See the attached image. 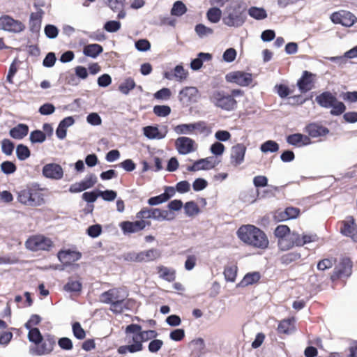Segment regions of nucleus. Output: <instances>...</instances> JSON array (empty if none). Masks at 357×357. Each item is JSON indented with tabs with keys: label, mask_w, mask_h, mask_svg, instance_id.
<instances>
[{
	"label": "nucleus",
	"mask_w": 357,
	"mask_h": 357,
	"mask_svg": "<svg viewBox=\"0 0 357 357\" xmlns=\"http://www.w3.org/2000/svg\"><path fill=\"white\" fill-rule=\"evenodd\" d=\"M260 150L265 153L277 152L279 150V144L275 141L268 140L261 145Z\"/></svg>",
	"instance_id": "nucleus-41"
},
{
	"label": "nucleus",
	"mask_w": 357,
	"mask_h": 357,
	"mask_svg": "<svg viewBox=\"0 0 357 357\" xmlns=\"http://www.w3.org/2000/svg\"><path fill=\"white\" fill-rule=\"evenodd\" d=\"M101 232L102 227L100 225L98 224L89 227L86 231L87 234L92 238L98 237V236L100 235Z\"/></svg>",
	"instance_id": "nucleus-60"
},
{
	"label": "nucleus",
	"mask_w": 357,
	"mask_h": 357,
	"mask_svg": "<svg viewBox=\"0 0 357 357\" xmlns=\"http://www.w3.org/2000/svg\"><path fill=\"white\" fill-rule=\"evenodd\" d=\"M17 169L16 165L10 161H4L1 164V170L6 174L14 173Z\"/></svg>",
	"instance_id": "nucleus-56"
},
{
	"label": "nucleus",
	"mask_w": 357,
	"mask_h": 357,
	"mask_svg": "<svg viewBox=\"0 0 357 357\" xmlns=\"http://www.w3.org/2000/svg\"><path fill=\"white\" fill-rule=\"evenodd\" d=\"M241 89H233L230 94L223 91H214L210 96L211 102L217 107L227 111H231L236 108L237 101L236 96H242Z\"/></svg>",
	"instance_id": "nucleus-5"
},
{
	"label": "nucleus",
	"mask_w": 357,
	"mask_h": 357,
	"mask_svg": "<svg viewBox=\"0 0 357 357\" xmlns=\"http://www.w3.org/2000/svg\"><path fill=\"white\" fill-rule=\"evenodd\" d=\"M144 134L149 139H162L164 135H162L158 128L154 126H146L144 128Z\"/></svg>",
	"instance_id": "nucleus-38"
},
{
	"label": "nucleus",
	"mask_w": 357,
	"mask_h": 357,
	"mask_svg": "<svg viewBox=\"0 0 357 357\" xmlns=\"http://www.w3.org/2000/svg\"><path fill=\"white\" fill-rule=\"evenodd\" d=\"M156 270L160 278L169 282H172L175 280L176 275L175 269L160 265L156 267Z\"/></svg>",
	"instance_id": "nucleus-26"
},
{
	"label": "nucleus",
	"mask_w": 357,
	"mask_h": 357,
	"mask_svg": "<svg viewBox=\"0 0 357 357\" xmlns=\"http://www.w3.org/2000/svg\"><path fill=\"white\" fill-rule=\"evenodd\" d=\"M206 129V124L204 121H198L194 123L179 124L174 127V130L178 135H187L194 133L195 130H199L200 132H204Z\"/></svg>",
	"instance_id": "nucleus-15"
},
{
	"label": "nucleus",
	"mask_w": 357,
	"mask_h": 357,
	"mask_svg": "<svg viewBox=\"0 0 357 357\" xmlns=\"http://www.w3.org/2000/svg\"><path fill=\"white\" fill-rule=\"evenodd\" d=\"M260 278L261 275L259 272L248 273L243 277V280L237 286L245 287L258 282Z\"/></svg>",
	"instance_id": "nucleus-31"
},
{
	"label": "nucleus",
	"mask_w": 357,
	"mask_h": 357,
	"mask_svg": "<svg viewBox=\"0 0 357 357\" xmlns=\"http://www.w3.org/2000/svg\"><path fill=\"white\" fill-rule=\"evenodd\" d=\"M245 10L239 2L230 3L225 10L223 23L230 27L241 26L245 22Z\"/></svg>",
	"instance_id": "nucleus-6"
},
{
	"label": "nucleus",
	"mask_w": 357,
	"mask_h": 357,
	"mask_svg": "<svg viewBox=\"0 0 357 357\" xmlns=\"http://www.w3.org/2000/svg\"><path fill=\"white\" fill-rule=\"evenodd\" d=\"M248 14L252 18L261 20L267 17V13L263 8L252 6L248 10Z\"/></svg>",
	"instance_id": "nucleus-35"
},
{
	"label": "nucleus",
	"mask_w": 357,
	"mask_h": 357,
	"mask_svg": "<svg viewBox=\"0 0 357 357\" xmlns=\"http://www.w3.org/2000/svg\"><path fill=\"white\" fill-rule=\"evenodd\" d=\"M153 112L158 116H167L171 112V109L167 105H155L153 107Z\"/></svg>",
	"instance_id": "nucleus-55"
},
{
	"label": "nucleus",
	"mask_w": 357,
	"mask_h": 357,
	"mask_svg": "<svg viewBox=\"0 0 357 357\" xmlns=\"http://www.w3.org/2000/svg\"><path fill=\"white\" fill-rule=\"evenodd\" d=\"M212 55L209 53L201 52L198 54V57L191 61L190 67H202L204 61H210Z\"/></svg>",
	"instance_id": "nucleus-47"
},
{
	"label": "nucleus",
	"mask_w": 357,
	"mask_h": 357,
	"mask_svg": "<svg viewBox=\"0 0 357 357\" xmlns=\"http://www.w3.org/2000/svg\"><path fill=\"white\" fill-rule=\"evenodd\" d=\"M125 342L127 344L117 349L118 354L121 355L142 351L144 349V342L154 340L158 335L156 331H143L142 326L137 324L128 325L125 328Z\"/></svg>",
	"instance_id": "nucleus-1"
},
{
	"label": "nucleus",
	"mask_w": 357,
	"mask_h": 357,
	"mask_svg": "<svg viewBox=\"0 0 357 357\" xmlns=\"http://www.w3.org/2000/svg\"><path fill=\"white\" fill-rule=\"evenodd\" d=\"M305 132L308 134L310 138H317L326 136L330 130L319 123H311L305 126Z\"/></svg>",
	"instance_id": "nucleus-21"
},
{
	"label": "nucleus",
	"mask_w": 357,
	"mask_h": 357,
	"mask_svg": "<svg viewBox=\"0 0 357 357\" xmlns=\"http://www.w3.org/2000/svg\"><path fill=\"white\" fill-rule=\"evenodd\" d=\"M317 104L324 108H331V114L340 116L346 110L345 105L339 101L335 94L330 91H324L318 95L315 98Z\"/></svg>",
	"instance_id": "nucleus-7"
},
{
	"label": "nucleus",
	"mask_w": 357,
	"mask_h": 357,
	"mask_svg": "<svg viewBox=\"0 0 357 357\" xmlns=\"http://www.w3.org/2000/svg\"><path fill=\"white\" fill-rule=\"evenodd\" d=\"M29 127L24 123H19L9 131L10 136L15 139H22L28 135Z\"/></svg>",
	"instance_id": "nucleus-28"
},
{
	"label": "nucleus",
	"mask_w": 357,
	"mask_h": 357,
	"mask_svg": "<svg viewBox=\"0 0 357 357\" xmlns=\"http://www.w3.org/2000/svg\"><path fill=\"white\" fill-rule=\"evenodd\" d=\"M14 144L8 139H3L1 141V150L3 153L10 155L13 152Z\"/></svg>",
	"instance_id": "nucleus-54"
},
{
	"label": "nucleus",
	"mask_w": 357,
	"mask_h": 357,
	"mask_svg": "<svg viewBox=\"0 0 357 357\" xmlns=\"http://www.w3.org/2000/svg\"><path fill=\"white\" fill-rule=\"evenodd\" d=\"M58 259L63 265H70L82 257L81 252L70 250H60L57 254Z\"/></svg>",
	"instance_id": "nucleus-22"
},
{
	"label": "nucleus",
	"mask_w": 357,
	"mask_h": 357,
	"mask_svg": "<svg viewBox=\"0 0 357 357\" xmlns=\"http://www.w3.org/2000/svg\"><path fill=\"white\" fill-rule=\"evenodd\" d=\"M151 225V222L137 220L134 222L123 221L119 224V227L124 234H130L142 231L146 227H149Z\"/></svg>",
	"instance_id": "nucleus-13"
},
{
	"label": "nucleus",
	"mask_w": 357,
	"mask_h": 357,
	"mask_svg": "<svg viewBox=\"0 0 357 357\" xmlns=\"http://www.w3.org/2000/svg\"><path fill=\"white\" fill-rule=\"evenodd\" d=\"M290 228L285 225H278L274 231V235L278 238V241L284 238L287 235L290 234Z\"/></svg>",
	"instance_id": "nucleus-49"
},
{
	"label": "nucleus",
	"mask_w": 357,
	"mask_h": 357,
	"mask_svg": "<svg viewBox=\"0 0 357 357\" xmlns=\"http://www.w3.org/2000/svg\"><path fill=\"white\" fill-rule=\"evenodd\" d=\"M295 319L294 317L285 319L278 324V331L279 333L289 334L295 329L294 326Z\"/></svg>",
	"instance_id": "nucleus-29"
},
{
	"label": "nucleus",
	"mask_w": 357,
	"mask_h": 357,
	"mask_svg": "<svg viewBox=\"0 0 357 357\" xmlns=\"http://www.w3.org/2000/svg\"><path fill=\"white\" fill-rule=\"evenodd\" d=\"M168 200V196L166 195H160L155 197H152L148 199V204L150 206H155L164 203Z\"/></svg>",
	"instance_id": "nucleus-61"
},
{
	"label": "nucleus",
	"mask_w": 357,
	"mask_h": 357,
	"mask_svg": "<svg viewBox=\"0 0 357 357\" xmlns=\"http://www.w3.org/2000/svg\"><path fill=\"white\" fill-rule=\"evenodd\" d=\"M136 84L133 79H126L119 86V90L123 94H128L135 87Z\"/></svg>",
	"instance_id": "nucleus-40"
},
{
	"label": "nucleus",
	"mask_w": 357,
	"mask_h": 357,
	"mask_svg": "<svg viewBox=\"0 0 357 357\" xmlns=\"http://www.w3.org/2000/svg\"><path fill=\"white\" fill-rule=\"evenodd\" d=\"M120 292V289L112 288L104 291L100 296V302L110 304L109 309L115 314H121L125 309H128L129 304L132 302L131 300H126Z\"/></svg>",
	"instance_id": "nucleus-4"
},
{
	"label": "nucleus",
	"mask_w": 357,
	"mask_h": 357,
	"mask_svg": "<svg viewBox=\"0 0 357 357\" xmlns=\"http://www.w3.org/2000/svg\"><path fill=\"white\" fill-rule=\"evenodd\" d=\"M99 196L105 201L112 202L116 199L117 194L114 190H106L105 191H99Z\"/></svg>",
	"instance_id": "nucleus-62"
},
{
	"label": "nucleus",
	"mask_w": 357,
	"mask_h": 357,
	"mask_svg": "<svg viewBox=\"0 0 357 357\" xmlns=\"http://www.w3.org/2000/svg\"><path fill=\"white\" fill-rule=\"evenodd\" d=\"M314 75L305 71L303 76L298 79L297 85L302 93H305L314 87Z\"/></svg>",
	"instance_id": "nucleus-23"
},
{
	"label": "nucleus",
	"mask_w": 357,
	"mask_h": 357,
	"mask_svg": "<svg viewBox=\"0 0 357 357\" xmlns=\"http://www.w3.org/2000/svg\"><path fill=\"white\" fill-rule=\"evenodd\" d=\"M188 74L185 68H174L170 72H166L165 76L168 79H176L181 82L186 79Z\"/></svg>",
	"instance_id": "nucleus-30"
},
{
	"label": "nucleus",
	"mask_w": 357,
	"mask_h": 357,
	"mask_svg": "<svg viewBox=\"0 0 357 357\" xmlns=\"http://www.w3.org/2000/svg\"><path fill=\"white\" fill-rule=\"evenodd\" d=\"M226 79L229 82L235 83L242 86H246L252 83V75L242 71H236L227 74L226 75Z\"/></svg>",
	"instance_id": "nucleus-14"
},
{
	"label": "nucleus",
	"mask_w": 357,
	"mask_h": 357,
	"mask_svg": "<svg viewBox=\"0 0 357 357\" xmlns=\"http://www.w3.org/2000/svg\"><path fill=\"white\" fill-rule=\"evenodd\" d=\"M96 182L97 177L93 174L87 175L82 181H81V183L83 185L82 187L84 188V190L92 188L96 183Z\"/></svg>",
	"instance_id": "nucleus-53"
},
{
	"label": "nucleus",
	"mask_w": 357,
	"mask_h": 357,
	"mask_svg": "<svg viewBox=\"0 0 357 357\" xmlns=\"http://www.w3.org/2000/svg\"><path fill=\"white\" fill-rule=\"evenodd\" d=\"M56 344L54 335H46L40 344L30 347L29 351L32 355L43 356L50 354Z\"/></svg>",
	"instance_id": "nucleus-9"
},
{
	"label": "nucleus",
	"mask_w": 357,
	"mask_h": 357,
	"mask_svg": "<svg viewBox=\"0 0 357 357\" xmlns=\"http://www.w3.org/2000/svg\"><path fill=\"white\" fill-rule=\"evenodd\" d=\"M16 155L20 160H25L31 155V151L27 146L18 144L16 148Z\"/></svg>",
	"instance_id": "nucleus-43"
},
{
	"label": "nucleus",
	"mask_w": 357,
	"mask_h": 357,
	"mask_svg": "<svg viewBox=\"0 0 357 357\" xmlns=\"http://www.w3.org/2000/svg\"><path fill=\"white\" fill-rule=\"evenodd\" d=\"M238 268L236 265L227 266L224 270L225 280L234 282L237 275Z\"/></svg>",
	"instance_id": "nucleus-39"
},
{
	"label": "nucleus",
	"mask_w": 357,
	"mask_h": 357,
	"mask_svg": "<svg viewBox=\"0 0 357 357\" xmlns=\"http://www.w3.org/2000/svg\"><path fill=\"white\" fill-rule=\"evenodd\" d=\"M24 29L25 26L22 22L15 20L9 15L0 17V29L9 32L19 33Z\"/></svg>",
	"instance_id": "nucleus-12"
},
{
	"label": "nucleus",
	"mask_w": 357,
	"mask_h": 357,
	"mask_svg": "<svg viewBox=\"0 0 357 357\" xmlns=\"http://www.w3.org/2000/svg\"><path fill=\"white\" fill-rule=\"evenodd\" d=\"M222 17V10L218 7H213L208 10L206 17L212 23H218Z\"/></svg>",
	"instance_id": "nucleus-36"
},
{
	"label": "nucleus",
	"mask_w": 357,
	"mask_h": 357,
	"mask_svg": "<svg viewBox=\"0 0 357 357\" xmlns=\"http://www.w3.org/2000/svg\"><path fill=\"white\" fill-rule=\"evenodd\" d=\"M187 12V7L181 1H176L171 9V15L180 17Z\"/></svg>",
	"instance_id": "nucleus-37"
},
{
	"label": "nucleus",
	"mask_w": 357,
	"mask_h": 357,
	"mask_svg": "<svg viewBox=\"0 0 357 357\" xmlns=\"http://www.w3.org/2000/svg\"><path fill=\"white\" fill-rule=\"evenodd\" d=\"M292 237L291 234L287 235L286 237L278 241V245L280 250L286 251L294 248V243L291 242Z\"/></svg>",
	"instance_id": "nucleus-45"
},
{
	"label": "nucleus",
	"mask_w": 357,
	"mask_h": 357,
	"mask_svg": "<svg viewBox=\"0 0 357 357\" xmlns=\"http://www.w3.org/2000/svg\"><path fill=\"white\" fill-rule=\"evenodd\" d=\"M163 346V342L159 339L152 340L148 346L149 351L151 353H157Z\"/></svg>",
	"instance_id": "nucleus-59"
},
{
	"label": "nucleus",
	"mask_w": 357,
	"mask_h": 357,
	"mask_svg": "<svg viewBox=\"0 0 357 357\" xmlns=\"http://www.w3.org/2000/svg\"><path fill=\"white\" fill-rule=\"evenodd\" d=\"M175 146L180 154L185 155L195 151L197 145L195 142L188 137H180L175 142Z\"/></svg>",
	"instance_id": "nucleus-17"
},
{
	"label": "nucleus",
	"mask_w": 357,
	"mask_h": 357,
	"mask_svg": "<svg viewBox=\"0 0 357 357\" xmlns=\"http://www.w3.org/2000/svg\"><path fill=\"white\" fill-rule=\"evenodd\" d=\"M336 262L337 259L335 257L323 259L318 262L317 269L324 271L332 268Z\"/></svg>",
	"instance_id": "nucleus-48"
},
{
	"label": "nucleus",
	"mask_w": 357,
	"mask_h": 357,
	"mask_svg": "<svg viewBox=\"0 0 357 357\" xmlns=\"http://www.w3.org/2000/svg\"><path fill=\"white\" fill-rule=\"evenodd\" d=\"M246 150V146L242 143L236 144L231 147L230 163L232 166L237 167L243 163Z\"/></svg>",
	"instance_id": "nucleus-18"
},
{
	"label": "nucleus",
	"mask_w": 357,
	"mask_h": 357,
	"mask_svg": "<svg viewBox=\"0 0 357 357\" xmlns=\"http://www.w3.org/2000/svg\"><path fill=\"white\" fill-rule=\"evenodd\" d=\"M218 162L213 157H208L195 161L192 165L187 167L189 172H197L199 170H208L214 168Z\"/></svg>",
	"instance_id": "nucleus-19"
},
{
	"label": "nucleus",
	"mask_w": 357,
	"mask_h": 357,
	"mask_svg": "<svg viewBox=\"0 0 357 357\" xmlns=\"http://www.w3.org/2000/svg\"><path fill=\"white\" fill-rule=\"evenodd\" d=\"M301 258V255L298 252H289L282 255L280 258L281 264L287 266L296 262Z\"/></svg>",
	"instance_id": "nucleus-33"
},
{
	"label": "nucleus",
	"mask_w": 357,
	"mask_h": 357,
	"mask_svg": "<svg viewBox=\"0 0 357 357\" xmlns=\"http://www.w3.org/2000/svg\"><path fill=\"white\" fill-rule=\"evenodd\" d=\"M352 273V262L348 258L342 259L339 265L335 266L331 274L330 278L335 282L343 278H348Z\"/></svg>",
	"instance_id": "nucleus-10"
},
{
	"label": "nucleus",
	"mask_w": 357,
	"mask_h": 357,
	"mask_svg": "<svg viewBox=\"0 0 357 357\" xmlns=\"http://www.w3.org/2000/svg\"><path fill=\"white\" fill-rule=\"evenodd\" d=\"M237 236L243 243L255 248L265 250L269 245L265 232L252 225L240 227L237 231Z\"/></svg>",
	"instance_id": "nucleus-2"
},
{
	"label": "nucleus",
	"mask_w": 357,
	"mask_h": 357,
	"mask_svg": "<svg viewBox=\"0 0 357 357\" xmlns=\"http://www.w3.org/2000/svg\"><path fill=\"white\" fill-rule=\"evenodd\" d=\"M121 28V23L119 21L111 20L107 22L104 25V29L109 33H114L119 31Z\"/></svg>",
	"instance_id": "nucleus-58"
},
{
	"label": "nucleus",
	"mask_w": 357,
	"mask_h": 357,
	"mask_svg": "<svg viewBox=\"0 0 357 357\" xmlns=\"http://www.w3.org/2000/svg\"><path fill=\"white\" fill-rule=\"evenodd\" d=\"M160 252L155 248L141 251L142 262H149L154 261L160 258Z\"/></svg>",
	"instance_id": "nucleus-32"
},
{
	"label": "nucleus",
	"mask_w": 357,
	"mask_h": 357,
	"mask_svg": "<svg viewBox=\"0 0 357 357\" xmlns=\"http://www.w3.org/2000/svg\"><path fill=\"white\" fill-rule=\"evenodd\" d=\"M29 331L28 333V339L30 342L37 345L40 344V342L42 341L43 338L42 334L40 333L39 329L38 328H33L29 329Z\"/></svg>",
	"instance_id": "nucleus-46"
},
{
	"label": "nucleus",
	"mask_w": 357,
	"mask_h": 357,
	"mask_svg": "<svg viewBox=\"0 0 357 357\" xmlns=\"http://www.w3.org/2000/svg\"><path fill=\"white\" fill-rule=\"evenodd\" d=\"M184 209L185 213L189 216L197 215L200 211L198 205L194 201L186 202L184 206Z\"/></svg>",
	"instance_id": "nucleus-50"
},
{
	"label": "nucleus",
	"mask_w": 357,
	"mask_h": 357,
	"mask_svg": "<svg viewBox=\"0 0 357 357\" xmlns=\"http://www.w3.org/2000/svg\"><path fill=\"white\" fill-rule=\"evenodd\" d=\"M30 141L32 143H42L45 141V133L41 130H36L31 132L29 137Z\"/></svg>",
	"instance_id": "nucleus-51"
},
{
	"label": "nucleus",
	"mask_w": 357,
	"mask_h": 357,
	"mask_svg": "<svg viewBox=\"0 0 357 357\" xmlns=\"http://www.w3.org/2000/svg\"><path fill=\"white\" fill-rule=\"evenodd\" d=\"M344 65L357 64V45L344 53L343 56L337 59Z\"/></svg>",
	"instance_id": "nucleus-27"
},
{
	"label": "nucleus",
	"mask_w": 357,
	"mask_h": 357,
	"mask_svg": "<svg viewBox=\"0 0 357 357\" xmlns=\"http://www.w3.org/2000/svg\"><path fill=\"white\" fill-rule=\"evenodd\" d=\"M45 189L40 188L38 183L27 185L17 193V200L21 204L29 207H38L46 202Z\"/></svg>",
	"instance_id": "nucleus-3"
},
{
	"label": "nucleus",
	"mask_w": 357,
	"mask_h": 357,
	"mask_svg": "<svg viewBox=\"0 0 357 357\" xmlns=\"http://www.w3.org/2000/svg\"><path fill=\"white\" fill-rule=\"evenodd\" d=\"M198 90L196 87L186 86L179 93V98L185 103L195 102L198 96Z\"/></svg>",
	"instance_id": "nucleus-25"
},
{
	"label": "nucleus",
	"mask_w": 357,
	"mask_h": 357,
	"mask_svg": "<svg viewBox=\"0 0 357 357\" xmlns=\"http://www.w3.org/2000/svg\"><path fill=\"white\" fill-rule=\"evenodd\" d=\"M340 232L345 236L350 237L354 242H357V225L354 218L349 216L345 220L340 222Z\"/></svg>",
	"instance_id": "nucleus-16"
},
{
	"label": "nucleus",
	"mask_w": 357,
	"mask_h": 357,
	"mask_svg": "<svg viewBox=\"0 0 357 357\" xmlns=\"http://www.w3.org/2000/svg\"><path fill=\"white\" fill-rule=\"evenodd\" d=\"M286 140L289 144L296 147L307 146L312 143V141L308 136L301 133L289 135L287 137Z\"/></svg>",
	"instance_id": "nucleus-24"
},
{
	"label": "nucleus",
	"mask_w": 357,
	"mask_h": 357,
	"mask_svg": "<svg viewBox=\"0 0 357 357\" xmlns=\"http://www.w3.org/2000/svg\"><path fill=\"white\" fill-rule=\"evenodd\" d=\"M330 19L334 24H339L346 27H350L357 22V17L351 12L344 10L333 13Z\"/></svg>",
	"instance_id": "nucleus-11"
},
{
	"label": "nucleus",
	"mask_w": 357,
	"mask_h": 357,
	"mask_svg": "<svg viewBox=\"0 0 357 357\" xmlns=\"http://www.w3.org/2000/svg\"><path fill=\"white\" fill-rule=\"evenodd\" d=\"M169 212L166 210H161L158 208H151V216L157 220H170Z\"/></svg>",
	"instance_id": "nucleus-44"
},
{
	"label": "nucleus",
	"mask_w": 357,
	"mask_h": 357,
	"mask_svg": "<svg viewBox=\"0 0 357 357\" xmlns=\"http://www.w3.org/2000/svg\"><path fill=\"white\" fill-rule=\"evenodd\" d=\"M82 284L78 280H74L70 278L68 282L64 285V289L68 292H80Z\"/></svg>",
	"instance_id": "nucleus-42"
},
{
	"label": "nucleus",
	"mask_w": 357,
	"mask_h": 357,
	"mask_svg": "<svg viewBox=\"0 0 357 357\" xmlns=\"http://www.w3.org/2000/svg\"><path fill=\"white\" fill-rule=\"evenodd\" d=\"M73 332L75 337L79 340H82L86 336V333L79 322L73 324Z\"/></svg>",
	"instance_id": "nucleus-57"
},
{
	"label": "nucleus",
	"mask_w": 357,
	"mask_h": 357,
	"mask_svg": "<svg viewBox=\"0 0 357 357\" xmlns=\"http://www.w3.org/2000/svg\"><path fill=\"white\" fill-rule=\"evenodd\" d=\"M45 33L49 38H55L58 36L59 30L55 26L48 24L45 27Z\"/></svg>",
	"instance_id": "nucleus-64"
},
{
	"label": "nucleus",
	"mask_w": 357,
	"mask_h": 357,
	"mask_svg": "<svg viewBox=\"0 0 357 357\" xmlns=\"http://www.w3.org/2000/svg\"><path fill=\"white\" fill-rule=\"evenodd\" d=\"M136 218L144 222H150L148 219L152 218L151 208L143 207L139 212L136 213Z\"/></svg>",
	"instance_id": "nucleus-52"
},
{
	"label": "nucleus",
	"mask_w": 357,
	"mask_h": 357,
	"mask_svg": "<svg viewBox=\"0 0 357 357\" xmlns=\"http://www.w3.org/2000/svg\"><path fill=\"white\" fill-rule=\"evenodd\" d=\"M42 172L45 177L54 180H59L63 176L61 166L56 163L46 164L43 166Z\"/></svg>",
	"instance_id": "nucleus-20"
},
{
	"label": "nucleus",
	"mask_w": 357,
	"mask_h": 357,
	"mask_svg": "<svg viewBox=\"0 0 357 357\" xmlns=\"http://www.w3.org/2000/svg\"><path fill=\"white\" fill-rule=\"evenodd\" d=\"M103 51V48L98 44H90L84 47V54L93 58L96 57Z\"/></svg>",
	"instance_id": "nucleus-34"
},
{
	"label": "nucleus",
	"mask_w": 357,
	"mask_h": 357,
	"mask_svg": "<svg viewBox=\"0 0 357 357\" xmlns=\"http://www.w3.org/2000/svg\"><path fill=\"white\" fill-rule=\"evenodd\" d=\"M171 95V91L168 88H162L154 94V97L159 100H168Z\"/></svg>",
	"instance_id": "nucleus-63"
},
{
	"label": "nucleus",
	"mask_w": 357,
	"mask_h": 357,
	"mask_svg": "<svg viewBox=\"0 0 357 357\" xmlns=\"http://www.w3.org/2000/svg\"><path fill=\"white\" fill-rule=\"evenodd\" d=\"M25 248L31 252H49L54 244L52 239L43 234L30 236L24 243Z\"/></svg>",
	"instance_id": "nucleus-8"
}]
</instances>
